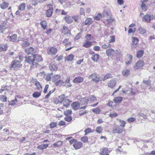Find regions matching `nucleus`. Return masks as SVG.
I'll list each match as a JSON object with an SVG mask.
<instances>
[{
  "label": "nucleus",
  "instance_id": "f257e3e1",
  "mask_svg": "<svg viewBox=\"0 0 155 155\" xmlns=\"http://www.w3.org/2000/svg\"><path fill=\"white\" fill-rule=\"evenodd\" d=\"M25 63H27L29 64L37 65V63L35 62L34 55L32 54L31 56L26 57L25 60Z\"/></svg>",
  "mask_w": 155,
  "mask_h": 155
},
{
  "label": "nucleus",
  "instance_id": "f03ea898",
  "mask_svg": "<svg viewBox=\"0 0 155 155\" xmlns=\"http://www.w3.org/2000/svg\"><path fill=\"white\" fill-rule=\"evenodd\" d=\"M47 53L50 55H54L58 52L57 49L53 46L49 48L47 51Z\"/></svg>",
  "mask_w": 155,
  "mask_h": 155
},
{
  "label": "nucleus",
  "instance_id": "7ed1b4c3",
  "mask_svg": "<svg viewBox=\"0 0 155 155\" xmlns=\"http://www.w3.org/2000/svg\"><path fill=\"white\" fill-rule=\"evenodd\" d=\"M144 65V62L142 60L138 61L134 65V70H138L141 68Z\"/></svg>",
  "mask_w": 155,
  "mask_h": 155
},
{
  "label": "nucleus",
  "instance_id": "20e7f679",
  "mask_svg": "<svg viewBox=\"0 0 155 155\" xmlns=\"http://www.w3.org/2000/svg\"><path fill=\"white\" fill-rule=\"evenodd\" d=\"M22 65V64L17 60L13 61L11 64V67L12 68H20Z\"/></svg>",
  "mask_w": 155,
  "mask_h": 155
},
{
  "label": "nucleus",
  "instance_id": "39448f33",
  "mask_svg": "<svg viewBox=\"0 0 155 155\" xmlns=\"http://www.w3.org/2000/svg\"><path fill=\"white\" fill-rule=\"evenodd\" d=\"M132 56L130 54H127L125 58V62L127 65L130 64L132 61Z\"/></svg>",
  "mask_w": 155,
  "mask_h": 155
},
{
  "label": "nucleus",
  "instance_id": "423d86ee",
  "mask_svg": "<svg viewBox=\"0 0 155 155\" xmlns=\"http://www.w3.org/2000/svg\"><path fill=\"white\" fill-rule=\"evenodd\" d=\"M83 143L81 142H78L76 140L73 144L75 150L79 149L82 147Z\"/></svg>",
  "mask_w": 155,
  "mask_h": 155
},
{
  "label": "nucleus",
  "instance_id": "0eeeda50",
  "mask_svg": "<svg viewBox=\"0 0 155 155\" xmlns=\"http://www.w3.org/2000/svg\"><path fill=\"white\" fill-rule=\"evenodd\" d=\"M61 77L58 75H54L52 78V80L53 82H54L56 85H58V82L60 80Z\"/></svg>",
  "mask_w": 155,
  "mask_h": 155
},
{
  "label": "nucleus",
  "instance_id": "6e6552de",
  "mask_svg": "<svg viewBox=\"0 0 155 155\" xmlns=\"http://www.w3.org/2000/svg\"><path fill=\"white\" fill-rule=\"evenodd\" d=\"M106 53L108 56L112 57L115 54V51L112 48H109L106 50Z\"/></svg>",
  "mask_w": 155,
  "mask_h": 155
},
{
  "label": "nucleus",
  "instance_id": "1a4fd4ad",
  "mask_svg": "<svg viewBox=\"0 0 155 155\" xmlns=\"http://www.w3.org/2000/svg\"><path fill=\"white\" fill-rule=\"evenodd\" d=\"M71 107L74 110H76L80 107V104L77 102H74L72 103Z\"/></svg>",
  "mask_w": 155,
  "mask_h": 155
},
{
  "label": "nucleus",
  "instance_id": "9d476101",
  "mask_svg": "<svg viewBox=\"0 0 155 155\" xmlns=\"http://www.w3.org/2000/svg\"><path fill=\"white\" fill-rule=\"evenodd\" d=\"M116 84V81L115 80L112 79L108 82L107 85L109 87L112 88L115 86Z\"/></svg>",
  "mask_w": 155,
  "mask_h": 155
},
{
  "label": "nucleus",
  "instance_id": "9b49d317",
  "mask_svg": "<svg viewBox=\"0 0 155 155\" xmlns=\"http://www.w3.org/2000/svg\"><path fill=\"white\" fill-rule=\"evenodd\" d=\"M84 80V78L82 77H77L74 79L73 82L75 84L81 83Z\"/></svg>",
  "mask_w": 155,
  "mask_h": 155
},
{
  "label": "nucleus",
  "instance_id": "f8f14e48",
  "mask_svg": "<svg viewBox=\"0 0 155 155\" xmlns=\"http://www.w3.org/2000/svg\"><path fill=\"white\" fill-rule=\"evenodd\" d=\"M123 131V129L120 128L119 126L114 127L113 130V132L115 133H120Z\"/></svg>",
  "mask_w": 155,
  "mask_h": 155
},
{
  "label": "nucleus",
  "instance_id": "ddd939ff",
  "mask_svg": "<svg viewBox=\"0 0 155 155\" xmlns=\"http://www.w3.org/2000/svg\"><path fill=\"white\" fill-rule=\"evenodd\" d=\"M49 69L51 71H54L57 70V65L54 64V62L52 61L51 63L49 66Z\"/></svg>",
  "mask_w": 155,
  "mask_h": 155
},
{
  "label": "nucleus",
  "instance_id": "4468645a",
  "mask_svg": "<svg viewBox=\"0 0 155 155\" xmlns=\"http://www.w3.org/2000/svg\"><path fill=\"white\" fill-rule=\"evenodd\" d=\"M25 51L28 54H31V55H32L34 53V49L32 47H30L25 49Z\"/></svg>",
  "mask_w": 155,
  "mask_h": 155
},
{
  "label": "nucleus",
  "instance_id": "2eb2a0df",
  "mask_svg": "<svg viewBox=\"0 0 155 155\" xmlns=\"http://www.w3.org/2000/svg\"><path fill=\"white\" fill-rule=\"evenodd\" d=\"M65 21L68 23L70 24L73 21V17L67 15L64 18Z\"/></svg>",
  "mask_w": 155,
  "mask_h": 155
},
{
  "label": "nucleus",
  "instance_id": "dca6fc26",
  "mask_svg": "<svg viewBox=\"0 0 155 155\" xmlns=\"http://www.w3.org/2000/svg\"><path fill=\"white\" fill-rule=\"evenodd\" d=\"M8 38L10 41L15 42L16 41L17 39V35L16 34H14L9 37H8Z\"/></svg>",
  "mask_w": 155,
  "mask_h": 155
},
{
  "label": "nucleus",
  "instance_id": "f3484780",
  "mask_svg": "<svg viewBox=\"0 0 155 155\" xmlns=\"http://www.w3.org/2000/svg\"><path fill=\"white\" fill-rule=\"evenodd\" d=\"M53 12V8H51L47 10L46 12V16L48 17H51Z\"/></svg>",
  "mask_w": 155,
  "mask_h": 155
},
{
  "label": "nucleus",
  "instance_id": "a211bd4d",
  "mask_svg": "<svg viewBox=\"0 0 155 155\" xmlns=\"http://www.w3.org/2000/svg\"><path fill=\"white\" fill-rule=\"evenodd\" d=\"M143 21L150 22L151 21L150 15L148 14L145 15L143 17Z\"/></svg>",
  "mask_w": 155,
  "mask_h": 155
},
{
  "label": "nucleus",
  "instance_id": "6ab92c4d",
  "mask_svg": "<svg viewBox=\"0 0 155 155\" xmlns=\"http://www.w3.org/2000/svg\"><path fill=\"white\" fill-rule=\"evenodd\" d=\"M100 154L102 155H109L108 149L107 148H104L100 152Z\"/></svg>",
  "mask_w": 155,
  "mask_h": 155
},
{
  "label": "nucleus",
  "instance_id": "aec40b11",
  "mask_svg": "<svg viewBox=\"0 0 155 155\" xmlns=\"http://www.w3.org/2000/svg\"><path fill=\"white\" fill-rule=\"evenodd\" d=\"M8 47L6 44H0V52L6 51L7 50Z\"/></svg>",
  "mask_w": 155,
  "mask_h": 155
},
{
  "label": "nucleus",
  "instance_id": "412c9836",
  "mask_svg": "<svg viewBox=\"0 0 155 155\" xmlns=\"http://www.w3.org/2000/svg\"><path fill=\"white\" fill-rule=\"evenodd\" d=\"M123 98V97H116L114 98L113 101L115 103H120L122 101Z\"/></svg>",
  "mask_w": 155,
  "mask_h": 155
},
{
  "label": "nucleus",
  "instance_id": "4be33fe9",
  "mask_svg": "<svg viewBox=\"0 0 155 155\" xmlns=\"http://www.w3.org/2000/svg\"><path fill=\"white\" fill-rule=\"evenodd\" d=\"M72 102V101L68 99H66L64 101L63 104V105L66 107H69L70 103Z\"/></svg>",
  "mask_w": 155,
  "mask_h": 155
},
{
  "label": "nucleus",
  "instance_id": "5701e85b",
  "mask_svg": "<svg viewBox=\"0 0 155 155\" xmlns=\"http://www.w3.org/2000/svg\"><path fill=\"white\" fill-rule=\"evenodd\" d=\"M35 61L37 62H40L42 60V58L41 56L40 55L36 54L34 55Z\"/></svg>",
  "mask_w": 155,
  "mask_h": 155
},
{
  "label": "nucleus",
  "instance_id": "b1692460",
  "mask_svg": "<svg viewBox=\"0 0 155 155\" xmlns=\"http://www.w3.org/2000/svg\"><path fill=\"white\" fill-rule=\"evenodd\" d=\"M92 45V43L90 41H85V42L84 43L83 46L86 48H89Z\"/></svg>",
  "mask_w": 155,
  "mask_h": 155
},
{
  "label": "nucleus",
  "instance_id": "393cba45",
  "mask_svg": "<svg viewBox=\"0 0 155 155\" xmlns=\"http://www.w3.org/2000/svg\"><path fill=\"white\" fill-rule=\"evenodd\" d=\"M122 74L125 77H127L130 74V71L128 69L123 70L122 71Z\"/></svg>",
  "mask_w": 155,
  "mask_h": 155
},
{
  "label": "nucleus",
  "instance_id": "a878e982",
  "mask_svg": "<svg viewBox=\"0 0 155 155\" xmlns=\"http://www.w3.org/2000/svg\"><path fill=\"white\" fill-rule=\"evenodd\" d=\"M99 55L97 54H95L92 56L91 59L94 61L97 62L99 59Z\"/></svg>",
  "mask_w": 155,
  "mask_h": 155
},
{
  "label": "nucleus",
  "instance_id": "bb28decb",
  "mask_svg": "<svg viewBox=\"0 0 155 155\" xmlns=\"http://www.w3.org/2000/svg\"><path fill=\"white\" fill-rule=\"evenodd\" d=\"M65 79L64 78H62L61 79H60L59 81L58 82L57 85H60L64 86L65 85V83L64 81Z\"/></svg>",
  "mask_w": 155,
  "mask_h": 155
},
{
  "label": "nucleus",
  "instance_id": "cd10ccee",
  "mask_svg": "<svg viewBox=\"0 0 155 155\" xmlns=\"http://www.w3.org/2000/svg\"><path fill=\"white\" fill-rule=\"evenodd\" d=\"M8 4L7 3H6L5 2H4L0 4V7L2 9H5L8 6Z\"/></svg>",
  "mask_w": 155,
  "mask_h": 155
},
{
  "label": "nucleus",
  "instance_id": "c85d7f7f",
  "mask_svg": "<svg viewBox=\"0 0 155 155\" xmlns=\"http://www.w3.org/2000/svg\"><path fill=\"white\" fill-rule=\"evenodd\" d=\"M25 8V3H21L18 7V9L21 11H24Z\"/></svg>",
  "mask_w": 155,
  "mask_h": 155
},
{
  "label": "nucleus",
  "instance_id": "c756f323",
  "mask_svg": "<svg viewBox=\"0 0 155 155\" xmlns=\"http://www.w3.org/2000/svg\"><path fill=\"white\" fill-rule=\"evenodd\" d=\"M138 31L141 34H143L146 33V30L143 28L140 27L138 29Z\"/></svg>",
  "mask_w": 155,
  "mask_h": 155
},
{
  "label": "nucleus",
  "instance_id": "7c9ffc66",
  "mask_svg": "<svg viewBox=\"0 0 155 155\" xmlns=\"http://www.w3.org/2000/svg\"><path fill=\"white\" fill-rule=\"evenodd\" d=\"M62 143V141H59L56 143H54L53 144V146L55 148L60 147L61 146Z\"/></svg>",
  "mask_w": 155,
  "mask_h": 155
},
{
  "label": "nucleus",
  "instance_id": "2f4dec72",
  "mask_svg": "<svg viewBox=\"0 0 155 155\" xmlns=\"http://www.w3.org/2000/svg\"><path fill=\"white\" fill-rule=\"evenodd\" d=\"M94 130H91V129L90 128H88L85 130L84 132L85 133L84 134L85 135H86L88 133H92L94 131Z\"/></svg>",
  "mask_w": 155,
  "mask_h": 155
},
{
  "label": "nucleus",
  "instance_id": "473e14b6",
  "mask_svg": "<svg viewBox=\"0 0 155 155\" xmlns=\"http://www.w3.org/2000/svg\"><path fill=\"white\" fill-rule=\"evenodd\" d=\"M151 81L149 79H144L143 81V83L146 85L150 86L151 85Z\"/></svg>",
  "mask_w": 155,
  "mask_h": 155
},
{
  "label": "nucleus",
  "instance_id": "72a5a7b5",
  "mask_svg": "<svg viewBox=\"0 0 155 155\" xmlns=\"http://www.w3.org/2000/svg\"><path fill=\"white\" fill-rule=\"evenodd\" d=\"M63 28L64 31L63 32L64 33V34H68L70 33V31L66 26L64 25L63 26Z\"/></svg>",
  "mask_w": 155,
  "mask_h": 155
},
{
  "label": "nucleus",
  "instance_id": "f704fd0d",
  "mask_svg": "<svg viewBox=\"0 0 155 155\" xmlns=\"http://www.w3.org/2000/svg\"><path fill=\"white\" fill-rule=\"evenodd\" d=\"M48 144H42L38 146L37 147V148L38 149L43 150L46 148L48 147Z\"/></svg>",
  "mask_w": 155,
  "mask_h": 155
},
{
  "label": "nucleus",
  "instance_id": "c9c22d12",
  "mask_svg": "<svg viewBox=\"0 0 155 155\" xmlns=\"http://www.w3.org/2000/svg\"><path fill=\"white\" fill-rule=\"evenodd\" d=\"M74 56L72 54H70L66 57H65V60L67 61H71L73 60Z\"/></svg>",
  "mask_w": 155,
  "mask_h": 155
},
{
  "label": "nucleus",
  "instance_id": "e433bc0d",
  "mask_svg": "<svg viewBox=\"0 0 155 155\" xmlns=\"http://www.w3.org/2000/svg\"><path fill=\"white\" fill-rule=\"evenodd\" d=\"M103 130L102 127L101 126H98L97 127L95 131L98 134H101L102 133Z\"/></svg>",
  "mask_w": 155,
  "mask_h": 155
},
{
  "label": "nucleus",
  "instance_id": "4c0bfd02",
  "mask_svg": "<svg viewBox=\"0 0 155 155\" xmlns=\"http://www.w3.org/2000/svg\"><path fill=\"white\" fill-rule=\"evenodd\" d=\"M20 43L21 44V45L22 47H25L27 46H28L30 44L27 41H25L24 40L22 42H20Z\"/></svg>",
  "mask_w": 155,
  "mask_h": 155
},
{
  "label": "nucleus",
  "instance_id": "58836bf2",
  "mask_svg": "<svg viewBox=\"0 0 155 155\" xmlns=\"http://www.w3.org/2000/svg\"><path fill=\"white\" fill-rule=\"evenodd\" d=\"M89 101H95L97 100V98L94 95H90L88 97Z\"/></svg>",
  "mask_w": 155,
  "mask_h": 155
},
{
  "label": "nucleus",
  "instance_id": "ea45409f",
  "mask_svg": "<svg viewBox=\"0 0 155 155\" xmlns=\"http://www.w3.org/2000/svg\"><path fill=\"white\" fill-rule=\"evenodd\" d=\"M63 44L65 46H68L71 44V42L69 41L68 39H65L63 41Z\"/></svg>",
  "mask_w": 155,
  "mask_h": 155
},
{
  "label": "nucleus",
  "instance_id": "a19ab883",
  "mask_svg": "<svg viewBox=\"0 0 155 155\" xmlns=\"http://www.w3.org/2000/svg\"><path fill=\"white\" fill-rule=\"evenodd\" d=\"M40 24L44 29H46L47 23L45 21H41L40 22Z\"/></svg>",
  "mask_w": 155,
  "mask_h": 155
},
{
  "label": "nucleus",
  "instance_id": "79ce46f5",
  "mask_svg": "<svg viewBox=\"0 0 155 155\" xmlns=\"http://www.w3.org/2000/svg\"><path fill=\"white\" fill-rule=\"evenodd\" d=\"M81 101L82 102V103L84 104H87V103L89 101V99L88 97H83L81 99Z\"/></svg>",
  "mask_w": 155,
  "mask_h": 155
},
{
  "label": "nucleus",
  "instance_id": "37998d69",
  "mask_svg": "<svg viewBox=\"0 0 155 155\" xmlns=\"http://www.w3.org/2000/svg\"><path fill=\"white\" fill-rule=\"evenodd\" d=\"M143 54V51L142 50L138 51L137 54V57L138 58H141Z\"/></svg>",
  "mask_w": 155,
  "mask_h": 155
},
{
  "label": "nucleus",
  "instance_id": "c03bdc74",
  "mask_svg": "<svg viewBox=\"0 0 155 155\" xmlns=\"http://www.w3.org/2000/svg\"><path fill=\"white\" fill-rule=\"evenodd\" d=\"M7 98L6 96L1 95L0 96V100L2 102H5L7 101Z\"/></svg>",
  "mask_w": 155,
  "mask_h": 155
},
{
  "label": "nucleus",
  "instance_id": "a18cd8bd",
  "mask_svg": "<svg viewBox=\"0 0 155 155\" xmlns=\"http://www.w3.org/2000/svg\"><path fill=\"white\" fill-rule=\"evenodd\" d=\"M112 77L110 73L107 74L103 79V81H104L109 78H111Z\"/></svg>",
  "mask_w": 155,
  "mask_h": 155
},
{
  "label": "nucleus",
  "instance_id": "49530a36",
  "mask_svg": "<svg viewBox=\"0 0 155 155\" xmlns=\"http://www.w3.org/2000/svg\"><path fill=\"white\" fill-rule=\"evenodd\" d=\"M92 22V20L91 18H88L85 21V25H89L91 24Z\"/></svg>",
  "mask_w": 155,
  "mask_h": 155
},
{
  "label": "nucleus",
  "instance_id": "de8ad7c7",
  "mask_svg": "<svg viewBox=\"0 0 155 155\" xmlns=\"http://www.w3.org/2000/svg\"><path fill=\"white\" fill-rule=\"evenodd\" d=\"M41 94L40 92L36 91L32 94V96L34 97L38 98L41 95Z\"/></svg>",
  "mask_w": 155,
  "mask_h": 155
},
{
  "label": "nucleus",
  "instance_id": "09e8293b",
  "mask_svg": "<svg viewBox=\"0 0 155 155\" xmlns=\"http://www.w3.org/2000/svg\"><path fill=\"white\" fill-rule=\"evenodd\" d=\"M52 74L53 73H52L47 74L46 76V80L48 81H50L51 78V76Z\"/></svg>",
  "mask_w": 155,
  "mask_h": 155
},
{
  "label": "nucleus",
  "instance_id": "8fccbe9b",
  "mask_svg": "<svg viewBox=\"0 0 155 155\" xmlns=\"http://www.w3.org/2000/svg\"><path fill=\"white\" fill-rule=\"evenodd\" d=\"M101 17V14L98 13L94 17V18L96 20H99L100 19Z\"/></svg>",
  "mask_w": 155,
  "mask_h": 155
},
{
  "label": "nucleus",
  "instance_id": "3c124183",
  "mask_svg": "<svg viewBox=\"0 0 155 155\" xmlns=\"http://www.w3.org/2000/svg\"><path fill=\"white\" fill-rule=\"evenodd\" d=\"M91 35L88 34L85 37V41H89L91 40Z\"/></svg>",
  "mask_w": 155,
  "mask_h": 155
},
{
  "label": "nucleus",
  "instance_id": "603ef678",
  "mask_svg": "<svg viewBox=\"0 0 155 155\" xmlns=\"http://www.w3.org/2000/svg\"><path fill=\"white\" fill-rule=\"evenodd\" d=\"M109 43L114 42L115 41V38L114 36H110L109 38Z\"/></svg>",
  "mask_w": 155,
  "mask_h": 155
},
{
  "label": "nucleus",
  "instance_id": "864d4df0",
  "mask_svg": "<svg viewBox=\"0 0 155 155\" xmlns=\"http://www.w3.org/2000/svg\"><path fill=\"white\" fill-rule=\"evenodd\" d=\"M81 140L84 143H87L88 141V138L86 136H84L81 137Z\"/></svg>",
  "mask_w": 155,
  "mask_h": 155
},
{
  "label": "nucleus",
  "instance_id": "5fc2aeb1",
  "mask_svg": "<svg viewBox=\"0 0 155 155\" xmlns=\"http://www.w3.org/2000/svg\"><path fill=\"white\" fill-rule=\"evenodd\" d=\"M17 99L15 98V100H12L9 102V105L12 106L16 104L17 103Z\"/></svg>",
  "mask_w": 155,
  "mask_h": 155
},
{
  "label": "nucleus",
  "instance_id": "6e6d98bb",
  "mask_svg": "<svg viewBox=\"0 0 155 155\" xmlns=\"http://www.w3.org/2000/svg\"><path fill=\"white\" fill-rule=\"evenodd\" d=\"M36 86L37 87V88L39 90H40L42 89V86L41 85L40 83L38 81H36L35 84Z\"/></svg>",
  "mask_w": 155,
  "mask_h": 155
},
{
  "label": "nucleus",
  "instance_id": "4d7b16f0",
  "mask_svg": "<svg viewBox=\"0 0 155 155\" xmlns=\"http://www.w3.org/2000/svg\"><path fill=\"white\" fill-rule=\"evenodd\" d=\"M56 58V60L58 61H61L63 59V56L62 55H60L58 56V55L54 58V59Z\"/></svg>",
  "mask_w": 155,
  "mask_h": 155
},
{
  "label": "nucleus",
  "instance_id": "13d9d810",
  "mask_svg": "<svg viewBox=\"0 0 155 155\" xmlns=\"http://www.w3.org/2000/svg\"><path fill=\"white\" fill-rule=\"evenodd\" d=\"M118 120H119V121L120 123V126L123 127H125L126 124V122L124 120H121L120 119Z\"/></svg>",
  "mask_w": 155,
  "mask_h": 155
},
{
  "label": "nucleus",
  "instance_id": "bf43d9fd",
  "mask_svg": "<svg viewBox=\"0 0 155 155\" xmlns=\"http://www.w3.org/2000/svg\"><path fill=\"white\" fill-rule=\"evenodd\" d=\"M59 98L61 103H62L66 99V98H65V95L64 94L60 96L59 97Z\"/></svg>",
  "mask_w": 155,
  "mask_h": 155
},
{
  "label": "nucleus",
  "instance_id": "052dcab7",
  "mask_svg": "<svg viewBox=\"0 0 155 155\" xmlns=\"http://www.w3.org/2000/svg\"><path fill=\"white\" fill-rule=\"evenodd\" d=\"M101 81V78L100 77L97 75L95 78H94V81L95 82H98Z\"/></svg>",
  "mask_w": 155,
  "mask_h": 155
},
{
  "label": "nucleus",
  "instance_id": "680f3d73",
  "mask_svg": "<svg viewBox=\"0 0 155 155\" xmlns=\"http://www.w3.org/2000/svg\"><path fill=\"white\" fill-rule=\"evenodd\" d=\"M110 46L111 45L110 44H108L107 45L106 44H105L102 45L101 48H102L105 49L110 48Z\"/></svg>",
  "mask_w": 155,
  "mask_h": 155
},
{
  "label": "nucleus",
  "instance_id": "e2e57ef3",
  "mask_svg": "<svg viewBox=\"0 0 155 155\" xmlns=\"http://www.w3.org/2000/svg\"><path fill=\"white\" fill-rule=\"evenodd\" d=\"M141 8L143 11L144 12H145L146 10V5L143 2H142V4L141 5Z\"/></svg>",
  "mask_w": 155,
  "mask_h": 155
},
{
  "label": "nucleus",
  "instance_id": "0e129e2a",
  "mask_svg": "<svg viewBox=\"0 0 155 155\" xmlns=\"http://www.w3.org/2000/svg\"><path fill=\"white\" fill-rule=\"evenodd\" d=\"M139 41L138 39L135 37H134L132 38V42L134 44L136 45L137 44Z\"/></svg>",
  "mask_w": 155,
  "mask_h": 155
},
{
  "label": "nucleus",
  "instance_id": "69168bd1",
  "mask_svg": "<svg viewBox=\"0 0 155 155\" xmlns=\"http://www.w3.org/2000/svg\"><path fill=\"white\" fill-rule=\"evenodd\" d=\"M137 115L139 117H143L144 119H146L147 118V116L146 114L143 113H139Z\"/></svg>",
  "mask_w": 155,
  "mask_h": 155
},
{
  "label": "nucleus",
  "instance_id": "338daca9",
  "mask_svg": "<svg viewBox=\"0 0 155 155\" xmlns=\"http://www.w3.org/2000/svg\"><path fill=\"white\" fill-rule=\"evenodd\" d=\"M66 117L64 118L65 120L68 121L70 122L71 121L72 119V118L70 116H66Z\"/></svg>",
  "mask_w": 155,
  "mask_h": 155
},
{
  "label": "nucleus",
  "instance_id": "774afa93",
  "mask_svg": "<svg viewBox=\"0 0 155 155\" xmlns=\"http://www.w3.org/2000/svg\"><path fill=\"white\" fill-rule=\"evenodd\" d=\"M92 112L96 114H98L100 112L101 110L99 108H97L93 109L92 110Z\"/></svg>",
  "mask_w": 155,
  "mask_h": 155
}]
</instances>
